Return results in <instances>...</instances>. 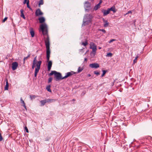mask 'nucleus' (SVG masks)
<instances>
[{"label": "nucleus", "mask_w": 152, "mask_h": 152, "mask_svg": "<svg viewBox=\"0 0 152 152\" xmlns=\"http://www.w3.org/2000/svg\"><path fill=\"white\" fill-rule=\"evenodd\" d=\"M40 30L39 31H41L43 35H47V37L45 40V42L46 49V58L48 61H49L50 58V40L49 37L48 35V26L45 23H42L40 26Z\"/></svg>", "instance_id": "f257e3e1"}, {"label": "nucleus", "mask_w": 152, "mask_h": 152, "mask_svg": "<svg viewBox=\"0 0 152 152\" xmlns=\"http://www.w3.org/2000/svg\"><path fill=\"white\" fill-rule=\"evenodd\" d=\"M93 17L92 15L91 14H87L83 18L82 26H85L90 23Z\"/></svg>", "instance_id": "f03ea898"}, {"label": "nucleus", "mask_w": 152, "mask_h": 152, "mask_svg": "<svg viewBox=\"0 0 152 152\" xmlns=\"http://www.w3.org/2000/svg\"><path fill=\"white\" fill-rule=\"evenodd\" d=\"M53 75H54V78L56 81H58L60 80L64 79L63 77H62L61 74L56 71H52L48 75L50 76Z\"/></svg>", "instance_id": "7ed1b4c3"}, {"label": "nucleus", "mask_w": 152, "mask_h": 152, "mask_svg": "<svg viewBox=\"0 0 152 152\" xmlns=\"http://www.w3.org/2000/svg\"><path fill=\"white\" fill-rule=\"evenodd\" d=\"M42 63V61H39L38 62H37V67H36L35 69L34 72V76L35 77H37V74L40 69Z\"/></svg>", "instance_id": "20e7f679"}, {"label": "nucleus", "mask_w": 152, "mask_h": 152, "mask_svg": "<svg viewBox=\"0 0 152 152\" xmlns=\"http://www.w3.org/2000/svg\"><path fill=\"white\" fill-rule=\"evenodd\" d=\"M90 48L91 49H92V51L91 53V54H93L94 56L96 54L97 50L96 46L94 43H93L92 46H91Z\"/></svg>", "instance_id": "39448f33"}, {"label": "nucleus", "mask_w": 152, "mask_h": 152, "mask_svg": "<svg viewBox=\"0 0 152 152\" xmlns=\"http://www.w3.org/2000/svg\"><path fill=\"white\" fill-rule=\"evenodd\" d=\"M76 73V72L73 71H71L70 72H68L65 75L64 77H63V78H64V79L66 78L71 76L75 74Z\"/></svg>", "instance_id": "423d86ee"}, {"label": "nucleus", "mask_w": 152, "mask_h": 152, "mask_svg": "<svg viewBox=\"0 0 152 152\" xmlns=\"http://www.w3.org/2000/svg\"><path fill=\"white\" fill-rule=\"evenodd\" d=\"M43 13L41 11L40 9H37L35 12V15L36 16H39L43 15Z\"/></svg>", "instance_id": "0eeeda50"}, {"label": "nucleus", "mask_w": 152, "mask_h": 152, "mask_svg": "<svg viewBox=\"0 0 152 152\" xmlns=\"http://www.w3.org/2000/svg\"><path fill=\"white\" fill-rule=\"evenodd\" d=\"M89 67L92 68L97 69L99 67V65L97 63L91 64L89 65Z\"/></svg>", "instance_id": "6e6552de"}, {"label": "nucleus", "mask_w": 152, "mask_h": 152, "mask_svg": "<svg viewBox=\"0 0 152 152\" xmlns=\"http://www.w3.org/2000/svg\"><path fill=\"white\" fill-rule=\"evenodd\" d=\"M38 62V61H37V56H36L34 57L32 65V69H34L36 66H37V64Z\"/></svg>", "instance_id": "1a4fd4ad"}, {"label": "nucleus", "mask_w": 152, "mask_h": 152, "mask_svg": "<svg viewBox=\"0 0 152 152\" xmlns=\"http://www.w3.org/2000/svg\"><path fill=\"white\" fill-rule=\"evenodd\" d=\"M18 65V62H13L12 64V69L13 70H14L16 69Z\"/></svg>", "instance_id": "9d476101"}, {"label": "nucleus", "mask_w": 152, "mask_h": 152, "mask_svg": "<svg viewBox=\"0 0 152 152\" xmlns=\"http://www.w3.org/2000/svg\"><path fill=\"white\" fill-rule=\"evenodd\" d=\"M47 62L48 63L47 65L48 69V71H49L51 69L52 64V62L51 61H49H49H48V60H47Z\"/></svg>", "instance_id": "9b49d317"}, {"label": "nucleus", "mask_w": 152, "mask_h": 152, "mask_svg": "<svg viewBox=\"0 0 152 152\" xmlns=\"http://www.w3.org/2000/svg\"><path fill=\"white\" fill-rule=\"evenodd\" d=\"M101 12L103 14V15L104 16H106L108 14H109L110 12L108 9H107V10L104 9H102L101 10Z\"/></svg>", "instance_id": "f8f14e48"}, {"label": "nucleus", "mask_w": 152, "mask_h": 152, "mask_svg": "<svg viewBox=\"0 0 152 152\" xmlns=\"http://www.w3.org/2000/svg\"><path fill=\"white\" fill-rule=\"evenodd\" d=\"M85 4L84 7L86 10H88L90 8V3L88 1H87L85 2Z\"/></svg>", "instance_id": "ddd939ff"}, {"label": "nucleus", "mask_w": 152, "mask_h": 152, "mask_svg": "<svg viewBox=\"0 0 152 152\" xmlns=\"http://www.w3.org/2000/svg\"><path fill=\"white\" fill-rule=\"evenodd\" d=\"M30 32L31 34V37H33L34 36V30L33 28H29Z\"/></svg>", "instance_id": "4468645a"}, {"label": "nucleus", "mask_w": 152, "mask_h": 152, "mask_svg": "<svg viewBox=\"0 0 152 152\" xmlns=\"http://www.w3.org/2000/svg\"><path fill=\"white\" fill-rule=\"evenodd\" d=\"M38 20L39 21V22L40 23H44L45 21V18L43 17H40L39 18Z\"/></svg>", "instance_id": "2eb2a0df"}, {"label": "nucleus", "mask_w": 152, "mask_h": 152, "mask_svg": "<svg viewBox=\"0 0 152 152\" xmlns=\"http://www.w3.org/2000/svg\"><path fill=\"white\" fill-rule=\"evenodd\" d=\"M110 12V11H112L114 13L116 12V10H115V7L114 6H113L110 8L107 9Z\"/></svg>", "instance_id": "dca6fc26"}, {"label": "nucleus", "mask_w": 152, "mask_h": 152, "mask_svg": "<svg viewBox=\"0 0 152 152\" xmlns=\"http://www.w3.org/2000/svg\"><path fill=\"white\" fill-rule=\"evenodd\" d=\"M46 102L47 103H51L55 102L56 101V99H45Z\"/></svg>", "instance_id": "f3484780"}, {"label": "nucleus", "mask_w": 152, "mask_h": 152, "mask_svg": "<svg viewBox=\"0 0 152 152\" xmlns=\"http://www.w3.org/2000/svg\"><path fill=\"white\" fill-rule=\"evenodd\" d=\"M5 81L6 82V85L4 87V90H8V87H9V84L8 83V80L7 79H6L5 80Z\"/></svg>", "instance_id": "a211bd4d"}, {"label": "nucleus", "mask_w": 152, "mask_h": 152, "mask_svg": "<svg viewBox=\"0 0 152 152\" xmlns=\"http://www.w3.org/2000/svg\"><path fill=\"white\" fill-rule=\"evenodd\" d=\"M20 100V102H21V103L23 104V105H22L24 107V108L26 110H27L26 107V104H25L24 101L22 99V98H21Z\"/></svg>", "instance_id": "6ab92c4d"}, {"label": "nucleus", "mask_w": 152, "mask_h": 152, "mask_svg": "<svg viewBox=\"0 0 152 152\" xmlns=\"http://www.w3.org/2000/svg\"><path fill=\"white\" fill-rule=\"evenodd\" d=\"M24 12V10L22 9H21L20 10V12L21 13V15L20 16L21 17H22L24 19H25V15H24V14L23 13Z\"/></svg>", "instance_id": "aec40b11"}, {"label": "nucleus", "mask_w": 152, "mask_h": 152, "mask_svg": "<svg viewBox=\"0 0 152 152\" xmlns=\"http://www.w3.org/2000/svg\"><path fill=\"white\" fill-rule=\"evenodd\" d=\"M40 102L41 103V106H43L45 105L46 103V99L41 100L40 101Z\"/></svg>", "instance_id": "412c9836"}, {"label": "nucleus", "mask_w": 152, "mask_h": 152, "mask_svg": "<svg viewBox=\"0 0 152 152\" xmlns=\"http://www.w3.org/2000/svg\"><path fill=\"white\" fill-rule=\"evenodd\" d=\"M29 0H27V2H26V4H27V7L28 8L31 10L32 11V8L31 7L29 6Z\"/></svg>", "instance_id": "4be33fe9"}, {"label": "nucleus", "mask_w": 152, "mask_h": 152, "mask_svg": "<svg viewBox=\"0 0 152 152\" xmlns=\"http://www.w3.org/2000/svg\"><path fill=\"white\" fill-rule=\"evenodd\" d=\"M100 5L99 4H98L96 5L95 6V7H94V9L95 10H97L99 8H100Z\"/></svg>", "instance_id": "5701e85b"}, {"label": "nucleus", "mask_w": 152, "mask_h": 152, "mask_svg": "<svg viewBox=\"0 0 152 152\" xmlns=\"http://www.w3.org/2000/svg\"><path fill=\"white\" fill-rule=\"evenodd\" d=\"M50 85H49L47 86L46 87V89L49 92H51V90L50 89Z\"/></svg>", "instance_id": "b1692460"}, {"label": "nucleus", "mask_w": 152, "mask_h": 152, "mask_svg": "<svg viewBox=\"0 0 152 152\" xmlns=\"http://www.w3.org/2000/svg\"><path fill=\"white\" fill-rule=\"evenodd\" d=\"M44 4V2L43 0H40L39 2L38 5L39 7H40V6L42 5H43Z\"/></svg>", "instance_id": "393cba45"}, {"label": "nucleus", "mask_w": 152, "mask_h": 152, "mask_svg": "<svg viewBox=\"0 0 152 152\" xmlns=\"http://www.w3.org/2000/svg\"><path fill=\"white\" fill-rule=\"evenodd\" d=\"M104 21H105V23L104 24V26L105 27H107L109 25V23L107 22V20H104Z\"/></svg>", "instance_id": "a878e982"}, {"label": "nucleus", "mask_w": 152, "mask_h": 152, "mask_svg": "<svg viewBox=\"0 0 152 152\" xmlns=\"http://www.w3.org/2000/svg\"><path fill=\"white\" fill-rule=\"evenodd\" d=\"M102 71L103 73L101 76V77H103L107 72V71L105 70H102Z\"/></svg>", "instance_id": "bb28decb"}, {"label": "nucleus", "mask_w": 152, "mask_h": 152, "mask_svg": "<svg viewBox=\"0 0 152 152\" xmlns=\"http://www.w3.org/2000/svg\"><path fill=\"white\" fill-rule=\"evenodd\" d=\"M88 44V41L87 40H86L84 42H83L82 43V45L84 46H86Z\"/></svg>", "instance_id": "cd10ccee"}, {"label": "nucleus", "mask_w": 152, "mask_h": 152, "mask_svg": "<svg viewBox=\"0 0 152 152\" xmlns=\"http://www.w3.org/2000/svg\"><path fill=\"white\" fill-rule=\"evenodd\" d=\"M83 69V68H81L80 67H79L78 68L77 71L78 73L81 72Z\"/></svg>", "instance_id": "c85d7f7f"}, {"label": "nucleus", "mask_w": 152, "mask_h": 152, "mask_svg": "<svg viewBox=\"0 0 152 152\" xmlns=\"http://www.w3.org/2000/svg\"><path fill=\"white\" fill-rule=\"evenodd\" d=\"M36 97V96L34 95H32L30 96V98L31 99H35Z\"/></svg>", "instance_id": "c756f323"}, {"label": "nucleus", "mask_w": 152, "mask_h": 152, "mask_svg": "<svg viewBox=\"0 0 152 152\" xmlns=\"http://www.w3.org/2000/svg\"><path fill=\"white\" fill-rule=\"evenodd\" d=\"M99 30L102 31L104 34L106 33V31L104 29H99Z\"/></svg>", "instance_id": "7c9ffc66"}, {"label": "nucleus", "mask_w": 152, "mask_h": 152, "mask_svg": "<svg viewBox=\"0 0 152 152\" xmlns=\"http://www.w3.org/2000/svg\"><path fill=\"white\" fill-rule=\"evenodd\" d=\"M113 55L112 53H108L106 55L107 56L111 57Z\"/></svg>", "instance_id": "2f4dec72"}, {"label": "nucleus", "mask_w": 152, "mask_h": 152, "mask_svg": "<svg viewBox=\"0 0 152 152\" xmlns=\"http://www.w3.org/2000/svg\"><path fill=\"white\" fill-rule=\"evenodd\" d=\"M52 78L51 77H49L48 78V83H49L52 81Z\"/></svg>", "instance_id": "473e14b6"}, {"label": "nucleus", "mask_w": 152, "mask_h": 152, "mask_svg": "<svg viewBox=\"0 0 152 152\" xmlns=\"http://www.w3.org/2000/svg\"><path fill=\"white\" fill-rule=\"evenodd\" d=\"M94 74L98 75H100V73L97 71H95L94 72Z\"/></svg>", "instance_id": "72a5a7b5"}, {"label": "nucleus", "mask_w": 152, "mask_h": 152, "mask_svg": "<svg viewBox=\"0 0 152 152\" xmlns=\"http://www.w3.org/2000/svg\"><path fill=\"white\" fill-rule=\"evenodd\" d=\"M138 57V56H136L133 61V63L134 64L137 62V60Z\"/></svg>", "instance_id": "f704fd0d"}, {"label": "nucleus", "mask_w": 152, "mask_h": 152, "mask_svg": "<svg viewBox=\"0 0 152 152\" xmlns=\"http://www.w3.org/2000/svg\"><path fill=\"white\" fill-rule=\"evenodd\" d=\"M116 41V39H112L110 41H109L108 42L110 43H111L112 42H113V41Z\"/></svg>", "instance_id": "c9c22d12"}, {"label": "nucleus", "mask_w": 152, "mask_h": 152, "mask_svg": "<svg viewBox=\"0 0 152 152\" xmlns=\"http://www.w3.org/2000/svg\"><path fill=\"white\" fill-rule=\"evenodd\" d=\"M8 18L7 17H5L2 21V23L4 22Z\"/></svg>", "instance_id": "e433bc0d"}, {"label": "nucleus", "mask_w": 152, "mask_h": 152, "mask_svg": "<svg viewBox=\"0 0 152 152\" xmlns=\"http://www.w3.org/2000/svg\"><path fill=\"white\" fill-rule=\"evenodd\" d=\"M25 130H26V132L27 133H28L29 131H28V129L27 127L26 126L25 127Z\"/></svg>", "instance_id": "4c0bfd02"}, {"label": "nucleus", "mask_w": 152, "mask_h": 152, "mask_svg": "<svg viewBox=\"0 0 152 152\" xmlns=\"http://www.w3.org/2000/svg\"><path fill=\"white\" fill-rule=\"evenodd\" d=\"M30 56V54H29L27 56H26V57H24V60H26V59H27L28 58H29Z\"/></svg>", "instance_id": "58836bf2"}, {"label": "nucleus", "mask_w": 152, "mask_h": 152, "mask_svg": "<svg viewBox=\"0 0 152 152\" xmlns=\"http://www.w3.org/2000/svg\"><path fill=\"white\" fill-rule=\"evenodd\" d=\"M3 137L1 135V133H0V141H1L3 140Z\"/></svg>", "instance_id": "ea45409f"}, {"label": "nucleus", "mask_w": 152, "mask_h": 152, "mask_svg": "<svg viewBox=\"0 0 152 152\" xmlns=\"http://www.w3.org/2000/svg\"><path fill=\"white\" fill-rule=\"evenodd\" d=\"M130 13H132V12L131 11H129L126 14H128Z\"/></svg>", "instance_id": "a19ab883"}, {"label": "nucleus", "mask_w": 152, "mask_h": 152, "mask_svg": "<svg viewBox=\"0 0 152 152\" xmlns=\"http://www.w3.org/2000/svg\"><path fill=\"white\" fill-rule=\"evenodd\" d=\"M27 0H24V2H23V3L24 4H26Z\"/></svg>", "instance_id": "79ce46f5"}, {"label": "nucleus", "mask_w": 152, "mask_h": 152, "mask_svg": "<svg viewBox=\"0 0 152 152\" xmlns=\"http://www.w3.org/2000/svg\"><path fill=\"white\" fill-rule=\"evenodd\" d=\"M102 0H100L99 1V2L98 4H99L100 5L102 3Z\"/></svg>", "instance_id": "37998d69"}, {"label": "nucleus", "mask_w": 152, "mask_h": 152, "mask_svg": "<svg viewBox=\"0 0 152 152\" xmlns=\"http://www.w3.org/2000/svg\"><path fill=\"white\" fill-rule=\"evenodd\" d=\"M84 61H87V58H85L84 59Z\"/></svg>", "instance_id": "c03bdc74"}, {"label": "nucleus", "mask_w": 152, "mask_h": 152, "mask_svg": "<svg viewBox=\"0 0 152 152\" xmlns=\"http://www.w3.org/2000/svg\"><path fill=\"white\" fill-rule=\"evenodd\" d=\"M91 76V75L90 74H88L87 75V76L88 77H90V76Z\"/></svg>", "instance_id": "a18cd8bd"}, {"label": "nucleus", "mask_w": 152, "mask_h": 152, "mask_svg": "<svg viewBox=\"0 0 152 152\" xmlns=\"http://www.w3.org/2000/svg\"><path fill=\"white\" fill-rule=\"evenodd\" d=\"M25 60H24V59H23V64H24L25 63Z\"/></svg>", "instance_id": "49530a36"}, {"label": "nucleus", "mask_w": 152, "mask_h": 152, "mask_svg": "<svg viewBox=\"0 0 152 152\" xmlns=\"http://www.w3.org/2000/svg\"><path fill=\"white\" fill-rule=\"evenodd\" d=\"M49 139H46L45 140V141H48L49 140Z\"/></svg>", "instance_id": "de8ad7c7"}, {"label": "nucleus", "mask_w": 152, "mask_h": 152, "mask_svg": "<svg viewBox=\"0 0 152 152\" xmlns=\"http://www.w3.org/2000/svg\"><path fill=\"white\" fill-rule=\"evenodd\" d=\"M12 23L13 24V25L14 26H15V24H14L13 23V22H12Z\"/></svg>", "instance_id": "09e8293b"}, {"label": "nucleus", "mask_w": 152, "mask_h": 152, "mask_svg": "<svg viewBox=\"0 0 152 152\" xmlns=\"http://www.w3.org/2000/svg\"><path fill=\"white\" fill-rule=\"evenodd\" d=\"M99 49H101V48H100V47L99 48Z\"/></svg>", "instance_id": "8fccbe9b"}, {"label": "nucleus", "mask_w": 152, "mask_h": 152, "mask_svg": "<svg viewBox=\"0 0 152 152\" xmlns=\"http://www.w3.org/2000/svg\"><path fill=\"white\" fill-rule=\"evenodd\" d=\"M72 100H73V101H75V100L74 99H73Z\"/></svg>", "instance_id": "3c124183"}]
</instances>
